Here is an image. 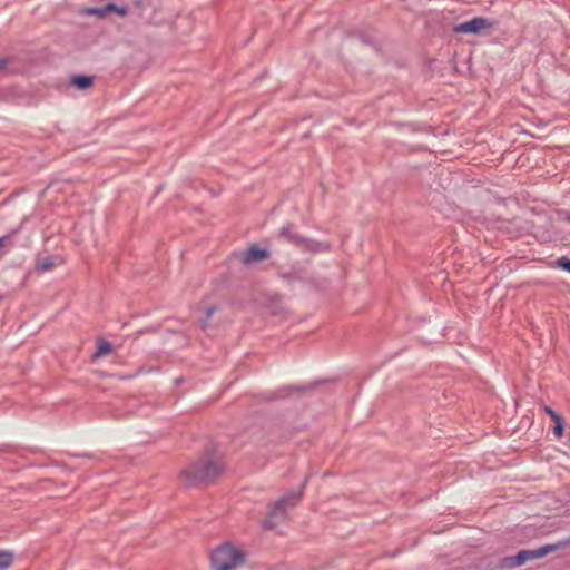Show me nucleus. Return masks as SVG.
Listing matches in <instances>:
<instances>
[{
  "label": "nucleus",
  "mask_w": 570,
  "mask_h": 570,
  "mask_svg": "<svg viewBox=\"0 0 570 570\" xmlns=\"http://www.w3.org/2000/svg\"><path fill=\"white\" fill-rule=\"evenodd\" d=\"M224 471V464L213 458H202L181 470L180 476L186 487L200 488L213 483Z\"/></svg>",
  "instance_id": "nucleus-1"
},
{
  "label": "nucleus",
  "mask_w": 570,
  "mask_h": 570,
  "mask_svg": "<svg viewBox=\"0 0 570 570\" xmlns=\"http://www.w3.org/2000/svg\"><path fill=\"white\" fill-rule=\"evenodd\" d=\"M305 484L306 480L297 489L286 492L272 504L265 520L263 521L264 529L274 530L278 524L288 520V510L295 508L301 502Z\"/></svg>",
  "instance_id": "nucleus-2"
},
{
  "label": "nucleus",
  "mask_w": 570,
  "mask_h": 570,
  "mask_svg": "<svg viewBox=\"0 0 570 570\" xmlns=\"http://www.w3.org/2000/svg\"><path fill=\"white\" fill-rule=\"evenodd\" d=\"M246 562V553L235 544L225 542L210 553L213 570H236Z\"/></svg>",
  "instance_id": "nucleus-3"
},
{
  "label": "nucleus",
  "mask_w": 570,
  "mask_h": 570,
  "mask_svg": "<svg viewBox=\"0 0 570 570\" xmlns=\"http://www.w3.org/2000/svg\"><path fill=\"white\" fill-rule=\"evenodd\" d=\"M494 23L488 18L475 17L466 22L455 24L454 33L479 35L482 30L493 29Z\"/></svg>",
  "instance_id": "nucleus-4"
},
{
  "label": "nucleus",
  "mask_w": 570,
  "mask_h": 570,
  "mask_svg": "<svg viewBox=\"0 0 570 570\" xmlns=\"http://www.w3.org/2000/svg\"><path fill=\"white\" fill-rule=\"evenodd\" d=\"M297 248L305 253L318 254L330 252L332 249V244L330 242H321L303 236Z\"/></svg>",
  "instance_id": "nucleus-5"
},
{
  "label": "nucleus",
  "mask_w": 570,
  "mask_h": 570,
  "mask_svg": "<svg viewBox=\"0 0 570 570\" xmlns=\"http://www.w3.org/2000/svg\"><path fill=\"white\" fill-rule=\"evenodd\" d=\"M269 256H271V253L266 248H263V247H259V246H256V245H252L243 254L242 262L245 265H249V264L255 263V262L267 259Z\"/></svg>",
  "instance_id": "nucleus-6"
},
{
  "label": "nucleus",
  "mask_w": 570,
  "mask_h": 570,
  "mask_svg": "<svg viewBox=\"0 0 570 570\" xmlns=\"http://www.w3.org/2000/svg\"><path fill=\"white\" fill-rule=\"evenodd\" d=\"M277 237L283 238L288 244L297 247L299 242L302 240L303 235L295 230V227L292 223H286L278 230Z\"/></svg>",
  "instance_id": "nucleus-7"
},
{
  "label": "nucleus",
  "mask_w": 570,
  "mask_h": 570,
  "mask_svg": "<svg viewBox=\"0 0 570 570\" xmlns=\"http://www.w3.org/2000/svg\"><path fill=\"white\" fill-rule=\"evenodd\" d=\"M561 547H563L562 542L554 543V544H546V546H542V547L537 548V549L525 550V554H528V561L529 560H534V559H540V558H543V557H546L547 554H549L551 552L557 551Z\"/></svg>",
  "instance_id": "nucleus-8"
},
{
  "label": "nucleus",
  "mask_w": 570,
  "mask_h": 570,
  "mask_svg": "<svg viewBox=\"0 0 570 570\" xmlns=\"http://www.w3.org/2000/svg\"><path fill=\"white\" fill-rule=\"evenodd\" d=\"M90 13L97 16V17H105L109 12H116L118 16H125L128 12L127 6L118 7L115 3H108L104 7L99 8H92L89 10Z\"/></svg>",
  "instance_id": "nucleus-9"
},
{
  "label": "nucleus",
  "mask_w": 570,
  "mask_h": 570,
  "mask_svg": "<svg viewBox=\"0 0 570 570\" xmlns=\"http://www.w3.org/2000/svg\"><path fill=\"white\" fill-rule=\"evenodd\" d=\"M543 411L552 419V423H554L553 426V433L557 438H561L563 435L564 430V421L562 416L557 413L554 410H552L550 406L544 405Z\"/></svg>",
  "instance_id": "nucleus-10"
},
{
  "label": "nucleus",
  "mask_w": 570,
  "mask_h": 570,
  "mask_svg": "<svg viewBox=\"0 0 570 570\" xmlns=\"http://www.w3.org/2000/svg\"><path fill=\"white\" fill-rule=\"evenodd\" d=\"M528 561V554L525 550H520L517 554L503 559V566L508 568H517L524 564Z\"/></svg>",
  "instance_id": "nucleus-11"
},
{
  "label": "nucleus",
  "mask_w": 570,
  "mask_h": 570,
  "mask_svg": "<svg viewBox=\"0 0 570 570\" xmlns=\"http://www.w3.org/2000/svg\"><path fill=\"white\" fill-rule=\"evenodd\" d=\"M92 77L86 75H76L71 79L72 86L81 90L90 88L92 86Z\"/></svg>",
  "instance_id": "nucleus-12"
},
{
  "label": "nucleus",
  "mask_w": 570,
  "mask_h": 570,
  "mask_svg": "<svg viewBox=\"0 0 570 570\" xmlns=\"http://www.w3.org/2000/svg\"><path fill=\"white\" fill-rule=\"evenodd\" d=\"M112 351V345L107 340L100 338L97 342V351L92 354V360H98Z\"/></svg>",
  "instance_id": "nucleus-13"
},
{
  "label": "nucleus",
  "mask_w": 570,
  "mask_h": 570,
  "mask_svg": "<svg viewBox=\"0 0 570 570\" xmlns=\"http://www.w3.org/2000/svg\"><path fill=\"white\" fill-rule=\"evenodd\" d=\"M13 552L0 550V570L8 569L13 563Z\"/></svg>",
  "instance_id": "nucleus-14"
},
{
  "label": "nucleus",
  "mask_w": 570,
  "mask_h": 570,
  "mask_svg": "<svg viewBox=\"0 0 570 570\" xmlns=\"http://www.w3.org/2000/svg\"><path fill=\"white\" fill-rule=\"evenodd\" d=\"M52 267H53V261H52L51 256L43 257L37 264V269L39 272H47V271H50Z\"/></svg>",
  "instance_id": "nucleus-15"
},
{
  "label": "nucleus",
  "mask_w": 570,
  "mask_h": 570,
  "mask_svg": "<svg viewBox=\"0 0 570 570\" xmlns=\"http://www.w3.org/2000/svg\"><path fill=\"white\" fill-rule=\"evenodd\" d=\"M552 266L570 273V258L567 256H561L552 263Z\"/></svg>",
  "instance_id": "nucleus-16"
},
{
  "label": "nucleus",
  "mask_w": 570,
  "mask_h": 570,
  "mask_svg": "<svg viewBox=\"0 0 570 570\" xmlns=\"http://www.w3.org/2000/svg\"><path fill=\"white\" fill-rule=\"evenodd\" d=\"M217 311V306H210L206 309L205 316L199 321V326L205 330L209 326V320L212 318L213 314Z\"/></svg>",
  "instance_id": "nucleus-17"
},
{
  "label": "nucleus",
  "mask_w": 570,
  "mask_h": 570,
  "mask_svg": "<svg viewBox=\"0 0 570 570\" xmlns=\"http://www.w3.org/2000/svg\"><path fill=\"white\" fill-rule=\"evenodd\" d=\"M10 59L0 57V73L11 75L14 71L9 69Z\"/></svg>",
  "instance_id": "nucleus-18"
},
{
  "label": "nucleus",
  "mask_w": 570,
  "mask_h": 570,
  "mask_svg": "<svg viewBox=\"0 0 570 570\" xmlns=\"http://www.w3.org/2000/svg\"><path fill=\"white\" fill-rule=\"evenodd\" d=\"M282 278L288 281V282H294V281H301V276L298 275V272H289V273H284L282 274Z\"/></svg>",
  "instance_id": "nucleus-19"
},
{
  "label": "nucleus",
  "mask_w": 570,
  "mask_h": 570,
  "mask_svg": "<svg viewBox=\"0 0 570 570\" xmlns=\"http://www.w3.org/2000/svg\"><path fill=\"white\" fill-rule=\"evenodd\" d=\"M292 390V387H283L278 390L277 392L273 393V395L269 397V400H276L285 397L287 394V391Z\"/></svg>",
  "instance_id": "nucleus-20"
},
{
  "label": "nucleus",
  "mask_w": 570,
  "mask_h": 570,
  "mask_svg": "<svg viewBox=\"0 0 570 570\" xmlns=\"http://www.w3.org/2000/svg\"><path fill=\"white\" fill-rule=\"evenodd\" d=\"M19 232V228L13 229L9 235H4L0 237V247H2L6 244V240L11 238V236L16 235Z\"/></svg>",
  "instance_id": "nucleus-21"
},
{
  "label": "nucleus",
  "mask_w": 570,
  "mask_h": 570,
  "mask_svg": "<svg viewBox=\"0 0 570 570\" xmlns=\"http://www.w3.org/2000/svg\"><path fill=\"white\" fill-rule=\"evenodd\" d=\"M561 216L564 222L570 223V212H562Z\"/></svg>",
  "instance_id": "nucleus-22"
}]
</instances>
